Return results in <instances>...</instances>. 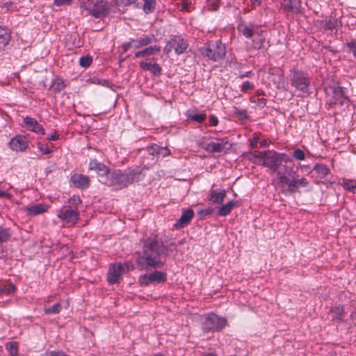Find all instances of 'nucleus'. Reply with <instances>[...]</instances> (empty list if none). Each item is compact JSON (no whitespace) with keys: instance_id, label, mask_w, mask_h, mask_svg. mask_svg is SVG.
<instances>
[{"instance_id":"obj_9","label":"nucleus","mask_w":356,"mask_h":356,"mask_svg":"<svg viewBox=\"0 0 356 356\" xmlns=\"http://www.w3.org/2000/svg\"><path fill=\"white\" fill-rule=\"evenodd\" d=\"M200 147L209 153H227L232 147L231 143L227 138H217L209 143L201 141Z\"/></svg>"},{"instance_id":"obj_25","label":"nucleus","mask_w":356,"mask_h":356,"mask_svg":"<svg viewBox=\"0 0 356 356\" xmlns=\"http://www.w3.org/2000/svg\"><path fill=\"white\" fill-rule=\"evenodd\" d=\"M149 280L155 283H163L166 281V274L161 271H154L153 273H151L148 275Z\"/></svg>"},{"instance_id":"obj_38","label":"nucleus","mask_w":356,"mask_h":356,"mask_svg":"<svg viewBox=\"0 0 356 356\" xmlns=\"http://www.w3.org/2000/svg\"><path fill=\"white\" fill-rule=\"evenodd\" d=\"M62 309L61 305L60 303H56L53 306L45 308L44 313L45 314H58Z\"/></svg>"},{"instance_id":"obj_20","label":"nucleus","mask_w":356,"mask_h":356,"mask_svg":"<svg viewBox=\"0 0 356 356\" xmlns=\"http://www.w3.org/2000/svg\"><path fill=\"white\" fill-rule=\"evenodd\" d=\"M71 181L74 186L81 189L87 188L90 184L89 177L81 174H74L71 177Z\"/></svg>"},{"instance_id":"obj_45","label":"nucleus","mask_w":356,"mask_h":356,"mask_svg":"<svg viewBox=\"0 0 356 356\" xmlns=\"http://www.w3.org/2000/svg\"><path fill=\"white\" fill-rule=\"evenodd\" d=\"M259 135L257 133H254L252 135V138L250 139V145L252 148H257V144L259 143Z\"/></svg>"},{"instance_id":"obj_5","label":"nucleus","mask_w":356,"mask_h":356,"mask_svg":"<svg viewBox=\"0 0 356 356\" xmlns=\"http://www.w3.org/2000/svg\"><path fill=\"white\" fill-rule=\"evenodd\" d=\"M200 52L207 60L218 62L225 57L226 47L220 40H217L204 44Z\"/></svg>"},{"instance_id":"obj_6","label":"nucleus","mask_w":356,"mask_h":356,"mask_svg":"<svg viewBox=\"0 0 356 356\" xmlns=\"http://www.w3.org/2000/svg\"><path fill=\"white\" fill-rule=\"evenodd\" d=\"M81 7L95 18L106 16L108 10V3L104 0H83Z\"/></svg>"},{"instance_id":"obj_43","label":"nucleus","mask_w":356,"mask_h":356,"mask_svg":"<svg viewBox=\"0 0 356 356\" xmlns=\"http://www.w3.org/2000/svg\"><path fill=\"white\" fill-rule=\"evenodd\" d=\"M254 88V84L248 81H244L241 86V91L247 92Z\"/></svg>"},{"instance_id":"obj_29","label":"nucleus","mask_w":356,"mask_h":356,"mask_svg":"<svg viewBox=\"0 0 356 356\" xmlns=\"http://www.w3.org/2000/svg\"><path fill=\"white\" fill-rule=\"evenodd\" d=\"M266 152H250V154L251 155V158H250V160L253 161L255 163L257 164H261V163L264 162V157H265Z\"/></svg>"},{"instance_id":"obj_7","label":"nucleus","mask_w":356,"mask_h":356,"mask_svg":"<svg viewBox=\"0 0 356 356\" xmlns=\"http://www.w3.org/2000/svg\"><path fill=\"white\" fill-rule=\"evenodd\" d=\"M238 30L247 38L256 35V38L252 40V47L255 49H259L262 47L265 42V37L263 35L264 31L263 30H259L256 26H247L244 23L238 24Z\"/></svg>"},{"instance_id":"obj_24","label":"nucleus","mask_w":356,"mask_h":356,"mask_svg":"<svg viewBox=\"0 0 356 356\" xmlns=\"http://www.w3.org/2000/svg\"><path fill=\"white\" fill-rule=\"evenodd\" d=\"M10 35L8 30L4 27L0 26V51L8 44L10 41Z\"/></svg>"},{"instance_id":"obj_60","label":"nucleus","mask_w":356,"mask_h":356,"mask_svg":"<svg viewBox=\"0 0 356 356\" xmlns=\"http://www.w3.org/2000/svg\"><path fill=\"white\" fill-rule=\"evenodd\" d=\"M213 209L212 208H207L204 210H203L202 212L208 215V214H211L212 212H213Z\"/></svg>"},{"instance_id":"obj_22","label":"nucleus","mask_w":356,"mask_h":356,"mask_svg":"<svg viewBox=\"0 0 356 356\" xmlns=\"http://www.w3.org/2000/svg\"><path fill=\"white\" fill-rule=\"evenodd\" d=\"M161 46L154 44V45H150L149 47H146L145 49L138 51L135 53L134 56L135 58H141V57H146L149 56H153L159 52L161 51Z\"/></svg>"},{"instance_id":"obj_57","label":"nucleus","mask_w":356,"mask_h":356,"mask_svg":"<svg viewBox=\"0 0 356 356\" xmlns=\"http://www.w3.org/2000/svg\"><path fill=\"white\" fill-rule=\"evenodd\" d=\"M269 145V143L266 140H263L260 142V147H268Z\"/></svg>"},{"instance_id":"obj_27","label":"nucleus","mask_w":356,"mask_h":356,"mask_svg":"<svg viewBox=\"0 0 356 356\" xmlns=\"http://www.w3.org/2000/svg\"><path fill=\"white\" fill-rule=\"evenodd\" d=\"M236 203L234 201L231 200L227 204L222 205L218 210V214L220 216H227L234 207Z\"/></svg>"},{"instance_id":"obj_53","label":"nucleus","mask_w":356,"mask_h":356,"mask_svg":"<svg viewBox=\"0 0 356 356\" xmlns=\"http://www.w3.org/2000/svg\"><path fill=\"white\" fill-rule=\"evenodd\" d=\"M209 119L211 125L216 126L218 124V120L215 115H210Z\"/></svg>"},{"instance_id":"obj_49","label":"nucleus","mask_w":356,"mask_h":356,"mask_svg":"<svg viewBox=\"0 0 356 356\" xmlns=\"http://www.w3.org/2000/svg\"><path fill=\"white\" fill-rule=\"evenodd\" d=\"M147 278V275L140 276L139 278L140 284L145 286H147L149 283H152V281L149 280Z\"/></svg>"},{"instance_id":"obj_11","label":"nucleus","mask_w":356,"mask_h":356,"mask_svg":"<svg viewBox=\"0 0 356 356\" xmlns=\"http://www.w3.org/2000/svg\"><path fill=\"white\" fill-rule=\"evenodd\" d=\"M156 40V38L154 34L143 35L137 38H130L129 42H124L122 44L121 48L122 51L124 53L131 48L137 49L147 47Z\"/></svg>"},{"instance_id":"obj_21","label":"nucleus","mask_w":356,"mask_h":356,"mask_svg":"<svg viewBox=\"0 0 356 356\" xmlns=\"http://www.w3.org/2000/svg\"><path fill=\"white\" fill-rule=\"evenodd\" d=\"M194 216V212L192 209H187L184 211L179 219L174 225L176 229H181L190 223Z\"/></svg>"},{"instance_id":"obj_10","label":"nucleus","mask_w":356,"mask_h":356,"mask_svg":"<svg viewBox=\"0 0 356 356\" xmlns=\"http://www.w3.org/2000/svg\"><path fill=\"white\" fill-rule=\"evenodd\" d=\"M226 325L227 319L225 318L211 314L204 318L202 323V328L204 332H214L220 331Z\"/></svg>"},{"instance_id":"obj_51","label":"nucleus","mask_w":356,"mask_h":356,"mask_svg":"<svg viewBox=\"0 0 356 356\" xmlns=\"http://www.w3.org/2000/svg\"><path fill=\"white\" fill-rule=\"evenodd\" d=\"M172 49H173V46H172L171 40H170L169 42L167 43V44L165 46V47L163 49V51L166 54H168L172 51Z\"/></svg>"},{"instance_id":"obj_31","label":"nucleus","mask_w":356,"mask_h":356,"mask_svg":"<svg viewBox=\"0 0 356 356\" xmlns=\"http://www.w3.org/2000/svg\"><path fill=\"white\" fill-rule=\"evenodd\" d=\"M342 187L353 193H356V179H343L341 183Z\"/></svg>"},{"instance_id":"obj_19","label":"nucleus","mask_w":356,"mask_h":356,"mask_svg":"<svg viewBox=\"0 0 356 356\" xmlns=\"http://www.w3.org/2000/svg\"><path fill=\"white\" fill-rule=\"evenodd\" d=\"M49 205L44 203L31 204L24 208V211L29 216H35L47 211Z\"/></svg>"},{"instance_id":"obj_46","label":"nucleus","mask_w":356,"mask_h":356,"mask_svg":"<svg viewBox=\"0 0 356 356\" xmlns=\"http://www.w3.org/2000/svg\"><path fill=\"white\" fill-rule=\"evenodd\" d=\"M336 24H337L336 19H330L325 23L323 27H324V29H325L327 30H332V29H334L336 26Z\"/></svg>"},{"instance_id":"obj_32","label":"nucleus","mask_w":356,"mask_h":356,"mask_svg":"<svg viewBox=\"0 0 356 356\" xmlns=\"http://www.w3.org/2000/svg\"><path fill=\"white\" fill-rule=\"evenodd\" d=\"M149 152L151 154H154L155 153L156 154H162L163 156L169 155L170 154V150L166 147H161L159 146L155 147H151L149 149Z\"/></svg>"},{"instance_id":"obj_33","label":"nucleus","mask_w":356,"mask_h":356,"mask_svg":"<svg viewBox=\"0 0 356 356\" xmlns=\"http://www.w3.org/2000/svg\"><path fill=\"white\" fill-rule=\"evenodd\" d=\"M144 4L143 7V11L146 14L152 13L155 9L156 1L155 0H143Z\"/></svg>"},{"instance_id":"obj_47","label":"nucleus","mask_w":356,"mask_h":356,"mask_svg":"<svg viewBox=\"0 0 356 356\" xmlns=\"http://www.w3.org/2000/svg\"><path fill=\"white\" fill-rule=\"evenodd\" d=\"M161 71L162 69L160 67V65L155 62V63L153 64V67H152V69L149 72H151L154 75H159L161 74Z\"/></svg>"},{"instance_id":"obj_55","label":"nucleus","mask_w":356,"mask_h":356,"mask_svg":"<svg viewBox=\"0 0 356 356\" xmlns=\"http://www.w3.org/2000/svg\"><path fill=\"white\" fill-rule=\"evenodd\" d=\"M10 197H11V195L9 193L0 190V198L4 197V198L10 199Z\"/></svg>"},{"instance_id":"obj_1","label":"nucleus","mask_w":356,"mask_h":356,"mask_svg":"<svg viewBox=\"0 0 356 356\" xmlns=\"http://www.w3.org/2000/svg\"><path fill=\"white\" fill-rule=\"evenodd\" d=\"M167 248L158 240L157 236L147 238L143 248V254L138 259V263L145 268H161L164 262L162 256L167 254Z\"/></svg>"},{"instance_id":"obj_14","label":"nucleus","mask_w":356,"mask_h":356,"mask_svg":"<svg viewBox=\"0 0 356 356\" xmlns=\"http://www.w3.org/2000/svg\"><path fill=\"white\" fill-rule=\"evenodd\" d=\"M88 168L89 170H95L97 173L99 181L101 183L102 177H106L110 171L106 165L99 162L96 159H93L90 161Z\"/></svg>"},{"instance_id":"obj_62","label":"nucleus","mask_w":356,"mask_h":356,"mask_svg":"<svg viewBox=\"0 0 356 356\" xmlns=\"http://www.w3.org/2000/svg\"><path fill=\"white\" fill-rule=\"evenodd\" d=\"M93 82H94V83H97L102 84V85H103V86H106V85L108 83V81H107V80H105V79L102 80V81H99V80H98V81H97V82H96V81H94Z\"/></svg>"},{"instance_id":"obj_2","label":"nucleus","mask_w":356,"mask_h":356,"mask_svg":"<svg viewBox=\"0 0 356 356\" xmlns=\"http://www.w3.org/2000/svg\"><path fill=\"white\" fill-rule=\"evenodd\" d=\"M283 167H284V170H279L277 172L278 184L283 191H287L293 194L299 193L300 188H305L308 186L309 182L306 178L296 179L293 176L295 172L287 171L286 165Z\"/></svg>"},{"instance_id":"obj_48","label":"nucleus","mask_w":356,"mask_h":356,"mask_svg":"<svg viewBox=\"0 0 356 356\" xmlns=\"http://www.w3.org/2000/svg\"><path fill=\"white\" fill-rule=\"evenodd\" d=\"M349 50L353 53V56L356 58V41H351L347 43Z\"/></svg>"},{"instance_id":"obj_42","label":"nucleus","mask_w":356,"mask_h":356,"mask_svg":"<svg viewBox=\"0 0 356 356\" xmlns=\"http://www.w3.org/2000/svg\"><path fill=\"white\" fill-rule=\"evenodd\" d=\"M273 81L277 88H280L284 83V76L280 72L277 73V76L273 79Z\"/></svg>"},{"instance_id":"obj_23","label":"nucleus","mask_w":356,"mask_h":356,"mask_svg":"<svg viewBox=\"0 0 356 356\" xmlns=\"http://www.w3.org/2000/svg\"><path fill=\"white\" fill-rule=\"evenodd\" d=\"M226 197V191L225 190H213L211 192L209 200L214 204H220Z\"/></svg>"},{"instance_id":"obj_13","label":"nucleus","mask_w":356,"mask_h":356,"mask_svg":"<svg viewBox=\"0 0 356 356\" xmlns=\"http://www.w3.org/2000/svg\"><path fill=\"white\" fill-rule=\"evenodd\" d=\"M290 81L291 86L300 92L299 95H302L308 92L310 82L308 77L302 72H293L291 75Z\"/></svg>"},{"instance_id":"obj_18","label":"nucleus","mask_w":356,"mask_h":356,"mask_svg":"<svg viewBox=\"0 0 356 356\" xmlns=\"http://www.w3.org/2000/svg\"><path fill=\"white\" fill-rule=\"evenodd\" d=\"M173 49L177 54L185 52L188 47V42L180 35H175L171 39Z\"/></svg>"},{"instance_id":"obj_58","label":"nucleus","mask_w":356,"mask_h":356,"mask_svg":"<svg viewBox=\"0 0 356 356\" xmlns=\"http://www.w3.org/2000/svg\"><path fill=\"white\" fill-rule=\"evenodd\" d=\"M258 104L259 106H265L266 103V99L264 98H259L257 99Z\"/></svg>"},{"instance_id":"obj_30","label":"nucleus","mask_w":356,"mask_h":356,"mask_svg":"<svg viewBox=\"0 0 356 356\" xmlns=\"http://www.w3.org/2000/svg\"><path fill=\"white\" fill-rule=\"evenodd\" d=\"M65 85L62 79L56 78L53 80L50 88L54 92H59L65 88Z\"/></svg>"},{"instance_id":"obj_36","label":"nucleus","mask_w":356,"mask_h":356,"mask_svg":"<svg viewBox=\"0 0 356 356\" xmlns=\"http://www.w3.org/2000/svg\"><path fill=\"white\" fill-rule=\"evenodd\" d=\"M10 236V229L0 227V243L6 242Z\"/></svg>"},{"instance_id":"obj_40","label":"nucleus","mask_w":356,"mask_h":356,"mask_svg":"<svg viewBox=\"0 0 356 356\" xmlns=\"http://www.w3.org/2000/svg\"><path fill=\"white\" fill-rule=\"evenodd\" d=\"M92 61V58L91 56H82L79 59V64L81 66L83 67H89Z\"/></svg>"},{"instance_id":"obj_39","label":"nucleus","mask_w":356,"mask_h":356,"mask_svg":"<svg viewBox=\"0 0 356 356\" xmlns=\"http://www.w3.org/2000/svg\"><path fill=\"white\" fill-rule=\"evenodd\" d=\"M155 63L154 58H152L151 60H145V61H141L140 63V67L145 71H150L152 69V67H153V64Z\"/></svg>"},{"instance_id":"obj_26","label":"nucleus","mask_w":356,"mask_h":356,"mask_svg":"<svg viewBox=\"0 0 356 356\" xmlns=\"http://www.w3.org/2000/svg\"><path fill=\"white\" fill-rule=\"evenodd\" d=\"M330 312L332 314V320L334 321H341L345 315L343 309L340 307H334Z\"/></svg>"},{"instance_id":"obj_15","label":"nucleus","mask_w":356,"mask_h":356,"mask_svg":"<svg viewBox=\"0 0 356 356\" xmlns=\"http://www.w3.org/2000/svg\"><path fill=\"white\" fill-rule=\"evenodd\" d=\"M8 145L10 148L14 151L23 152L28 147V141L25 137L18 135L13 138Z\"/></svg>"},{"instance_id":"obj_44","label":"nucleus","mask_w":356,"mask_h":356,"mask_svg":"<svg viewBox=\"0 0 356 356\" xmlns=\"http://www.w3.org/2000/svg\"><path fill=\"white\" fill-rule=\"evenodd\" d=\"M293 156L298 161H302L305 159L304 152L300 149H297L293 152Z\"/></svg>"},{"instance_id":"obj_41","label":"nucleus","mask_w":356,"mask_h":356,"mask_svg":"<svg viewBox=\"0 0 356 356\" xmlns=\"http://www.w3.org/2000/svg\"><path fill=\"white\" fill-rule=\"evenodd\" d=\"M37 147L43 154H48L52 152L51 149L47 145H44L41 143H37Z\"/></svg>"},{"instance_id":"obj_35","label":"nucleus","mask_w":356,"mask_h":356,"mask_svg":"<svg viewBox=\"0 0 356 356\" xmlns=\"http://www.w3.org/2000/svg\"><path fill=\"white\" fill-rule=\"evenodd\" d=\"M207 118V115L205 113H195V114H188V118L189 120L195 121L198 123L203 122Z\"/></svg>"},{"instance_id":"obj_17","label":"nucleus","mask_w":356,"mask_h":356,"mask_svg":"<svg viewBox=\"0 0 356 356\" xmlns=\"http://www.w3.org/2000/svg\"><path fill=\"white\" fill-rule=\"evenodd\" d=\"M332 97L330 99L331 104L343 105L345 101L347 99V96L344 92V88L340 86L334 87L332 88Z\"/></svg>"},{"instance_id":"obj_34","label":"nucleus","mask_w":356,"mask_h":356,"mask_svg":"<svg viewBox=\"0 0 356 356\" xmlns=\"http://www.w3.org/2000/svg\"><path fill=\"white\" fill-rule=\"evenodd\" d=\"M6 348L10 356H17L18 353V343L16 341H11L6 343Z\"/></svg>"},{"instance_id":"obj_8","label":"nucleus","mask_w":356,"mask_h":356,"mask_svg":"<svg viewBox=\"0 0 356 356\" xmlns=\"http://www.w3.org/2000/svg\"><path fill=\"white\" fill-rule=\"evenodd\" d=\"M288 161L287 156L284 153L280 154L275 151H267L261 165L277 173L279 170H284V168H279L282 161L287 162Z\"/></svg>"},{"instance_id":"obj_54","label":"nucleus","mask_w":356,"mask_h":356,"mask_svg":"<svg viewBox=\"0 0 356 356\" xmlns=\"http://www.w3.org/2000/svg\"><path fill=\"white\" fill-rule=\"evenodd\" d=\"M138 0H120V3L124 6H129L136 3Z\"/></svg>"},{"instance_id":"obj_64","label":"nucleus","mask_w":356,"mask_h":356,"mask_svg":"<svg viewBox=\"0 0 356 356\" xmlns=\"http://www.w3.org/2000/svg\"><path fill=\"white\" fill-rule=\"evenodd\" d=\"M251 1L253 4L257 6H260L262 3V0H251Z\"/></svg>"},{"instance_id":"obj_59","label":"nucleus","mask_w":356,"mask_h":356,"mask_svg":"<svg viewBox=\"0 0 356 356\" xmlns=\"http://www.w3.org/2000/svg\"><path fill=\"white\" fill-rule=\"evenodd\" d=\"M350 318L353 323L356 325V312H353L350 314Z\"/></svg>"},{"instance_id":"obj_16","label":"nucleus","mask_w":356,"mask_h":356,"mask_svg":"<svg viewBox=\"0 0 356 356\" xmlns=\"http://www.w3.org/2000/svg\"><path fill=\"white\" fill-rule=\"evenodd\" d=\"M25 128L31 131H33L38 134L44 135L45 134L44 128L33 118L26 117L23 120Z\"/></svg>"},{"instance_id":"obj_56","label":"nucleus","mask_w":356,"mask_h":356,"mask_svg":"<svg viewBox=\"0 0 356 356\" xmlns=\"http://www.w3.org/2000/svg\"><path fill=\"white\" fill-rule=\"evenodd\" d=\"M58 137H59V135L57 133L54 132L49 136L48 140H57L58 138Z\"/></svg>"},{"instance_id":"obj_52","label":"nucleus","mask_w":356,"mask_h":356,"mask_svg":"<svg viewBox=\"0 0 356 356\" xmlns=\"http://www.w3.org/2000/svg\"><path fill=\"white\" fill-rule=\"evenodd\" d=\"M219 6L218 1L214 0L211 1L209 9L213 11H216L218 10Z\"/></svg>"},{"instance_id":"obj_28","label":"nucleus","mask_w":356,"mask_h":356,"mask_svg":"<svg viewBox=\"0 0 356 356\" xmlns=\"http://www.w3.org/2000/svg\"><path fill=\"white\" fill-rule=\"evenodd\" d=\"M314 170L321 178L325 177L330 173L329 168L324 164H316L314 167Z\"/></svg>"},{"instance_id":"obj_4","label":"nucleus","mask_w":356,"mask_h":356,"mask_svg":"<svg viewBox=\"0 0 356 356\" xmlns=\"http://www.w3.org/2000/svg\"><path fill=\"white\" fill-rule=\"evenodd\" d=\"M138 174L134 171L122 172L120 170H114L108 173L106 177H102V183L114 186L116 189L127 188L136 180Z\"/></svg>"},{"instance_id":"obj_12","label":"nucleus","mask_w":356,"mask_h":356,"mask_svg":"<svg viewBox=\"0 0 356 356\" xmlns=\"http://www.w3.org/2000/svg\"><path fill=\"white\" fill-rule=\"evenodd\" d=\"M129 271V264L117 263L112 264L109 266L107 273V281L109 284H113L118 283L121 280V276Z\"/></svg>"},{"instance_id":"obj_3","label":"nucleus","mask_w":356,"mask_h":356,"mask_svg":"<svg viewBox=\"0 0 356 356\" xmlns=\"http://www.w3.org/2000/svg\"><path fill=\"white\" fill-rule=\"evenodd\" d=\"M81 204L79 196L73 195L58 212L57 217L68 227L76 225L79 219V206Z\"/></svg>"},{"instance_id":"obj_37","label":"nucleus","mask_w":356,"mask_h":356,"mask_svg":"<svg viewBox=\"0 0 356 356\" xmlns=\"http://www.w3.org/2000/svg\"><path fill=\"white\" fill-rule=\"evenodd\" d=\"M15 286L10 283L8 285L0 286V296L3 294H10L15 291Z\"/></svg>"},{"instance_id":"obj_50","label":"nucleus","mask_w":356,"mask_h":356,"mask_svg":"<svg viewBox=\"0 0 356 356\" xmlns=\"http://www.w3.org/2000/svg\"><path fill=\"white\" fill-rule=\"evenodd\" d=\"M72 0H54V3L57 6L70 4Z\"/></svg>"},{"instance_id":"obj_63","label":"nucleus","mask_w":356,"mask_h":356,"mask_svg":"<svg viewBox=\"0 0 356 356\" xmlns=\"http://www.w3.org/2000/svg\"><path fill=\"white\" fill-rule=\"evenodd\" d=\"M252 72L250 71V72H245V74H241L240 75V78H243L245 76H250L252 75Z\"/></svg>"},{"instance_id":"obj_61","label":"nucleus","mask_w":356,"mask_h":356,"mask_svg":"<svg viewBox=\"0 0 356 356\" xmlns=\"http://www.w3.org/2000/svg\"><path fill=\"white\" fill-rule=\"evenodd\" d=\"M51 356H67L65 354L60 352H52Z\"/></svg>"}]
</instances>
